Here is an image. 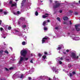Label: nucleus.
<instances>
[{
  "instance_id": "nucleus-44",
  "label": "nucleus",
  "mask_w": 80,
  "mask_h": 80,
  "mask_svg": "<svg viewBox=\"0 0 80 80\" xmlns=\"http://www.w3.org/2000/svg\"><path fill=\"white\" fill-rule=\"evenodd\" d=\"M70 77H72V74L71 73L70 74Z\"/></svg>"
},
{
  "instance_id": "nucleus-40",
  "label": "nucleus",
  "mask_w": 80,
  "mask_h": 80,
  "mask_svg": "<svg viewBox=\"0 0 80 80\" xmlns=\"http://www.w3.org/2000/svg\"><path fill=\"white\" fill-rule=\"evenodd\" d=\"M69 13H73V11H69Z\"/></svg>"
},
{
  "instance_id": "nucleus-50",
  "label": "nucleus",
  "mask_w": 80,
  "mask_h": 80,
  "mask_svg": "<svg viewBox=\"0 0 80 80\" xmlns=\"http://www.w3.org/2000/svg\"><path fill=\"white\" fill-rule=\"evenodd\" d=\"M63 53H64V55H66V54H67V53H66V52H63Z\"/></svg>"
},
{
  "instance_id": "nucleus-56",
  "label": "nucleus",
  "mask_w": 80,
  "mask_h": 80,
  "mask_svg": "<svg viewBox=\"0 0 80 80\" xmlns=\"http://www.w3.org/2000/svg\"><path fill=\"white\" fill-rule=\"evenodd\" d=\"M47 22H50V20H47Z\"/></svg>"
},
{
  "instance_id": "nucleus-6",
  "label": "nucleus",
  "mask_w": 80,
  "mask_h": 80,
  "mask_svg": "<svg viewBox=\"0 0 80 80\" xmlns=\"http://www.w3.org/2000/svg\"><path fill=\"white\" fill-rule=\"evenodd\" d=\"M24 60V58L21 57L20 59V60L19 62V64H20L22 63V62L23 61V60Z\"/></svg>"
},
{
  "instance_id": "nucleus-15",
  "label": "nucleus",
  "mask_w": 80,
  "mask_h": 80,
  "mask_svg": "<svg viewBox=\"0 0 80 80\" xmlns=\"http://www.w3.org/2000/svg\"><path fill=\"white\" fill-rule=\"evenodd\" d=\"M20 78H23V74H21L20 77Z\"/></svg>"
},
{
  "instance_id": "nucleus-38",
  "label": "nucleus",
  "mask_w": 80,
  "mask_h": 80,
  "mask_svg": "<svg viewBox=\"0 0 80 80\" xmlns=\"http://www.w3.org/2000/svg\"><path fill=\"white\" fill-rule=\"evenodd\" d=\"M66 52H67L68 53L69 52V50L67 49L66 51Z\"/></svg>"
},
{
  "instance_id": "nucleus-19",
  "label": "nucleus",
  "mask_w": 80,
  "mask_h": 80,
  "mask_svg": "<svg viewBox=\"0 0 80 80\" xmlns=\"http://www.w3.org/2000/svg\"><path fill=\"white\" fill-rule=\"evenodd\" d=\"M62 49V47H59L58 48V50H61Z\"/></svg>"
},
{
  "instance_id": "nucleus-42",
  "label": "nucleus",
  "mask_w": 80,
  "mask_h": 80,
  "mask_svg": "<svg viewBox=\"0 0 80 80\" xmlns=\"http://www.w3.org/2000/svg\"><path fill=\"white\" fill-rule=\"evenodd\" d=\"M18 25H20V21L18 22Z\"/></svg>"
},
{
  "instance_id": "nucleus-16",
  "label": "nucleus",
  "mask_w": 80,
  "mask_h": 80,
  "mask_svg": "<svg viewBox=\"0 0 80 80\" xmlns=\"http://www.w3.org/2000/svg\"><path fill=\"white\" fill-rule=\"evenodd\" d=\"M45 24H46V21H45L43 22V26H45Z\"/></svg>"
},
{
  "instance_id": "nucleus-64",
  "label": "nucleus",
  "mask_w": 80,
  "mask_h": 80,
  "mask_svg": "<svg viewBox=\"0 0 80 80\" xmlns=\"http://www.w3.org/2000/svg\"><path fill=\"white\" fill-rule=\"evenodd\" d=\"M67 60L68 61V60H69V59H67Z\"/></svg>"
},
{
  "instance_id": "nucleus-7",
  "label": "nucleus",
  "mask_w": 80,
  "mask_h": 80,
  "mask_svg": "<svg viewBox=\"0 0 80 80\" xmlns=\"http://www.w3.org/2000/svg\"><path fill=\"white\" fill-rule=\"evenodd\" d=\"M11 5V7H16L17 3H12Z\"/></svg>"
},
{
  "instance_id": "nucleus-30",
  "label": "nucleus",
  "mask_w": 80,
  "mask_h": 80,
  "mask_svg": "<svg viewBox=\"0 0 80 80\" xmlns=\"http://www.w3.org/2000/svg\"><path fill=\"white\" fill-rule=\"evenodd\" d=\"M13 67H11L9 68V70H13Z\"/></svg>"
},
{
  "instance_id": "nucleus-58",
  "label": "nucleus",
  "mask_w": 80,
  "mask_h": 80,
  "mask_svg": "<svg viewBox=\"0 0 80 80\" xmlns=\"http://www.w3.org/2000/svg\"><path fill=\"white\" fill-rule=\"evenodd\" d=\"M49 80H51V78H49Z\"/></svg>"
},
{
  "instance_id": "nucleus-17",
  "label": "nucleus",
  "mask_w": 80,
  "mask_h": 80,
  "mask_svg": "<svg viewBox=\"0 0 80 80\" xmlns=\"http://www.w3.org/2000/svg\"><path fill=\"white\" fill-rule=\"evenodd\" d=\"M22 44L23 45H25V42L23 41L22 42Z\"/></svg>"
},
{
  "instance_id": "nucleus-43",
  "label": "nucleus",
  "mask_w": 80,
  "mask_h": 80,
  "mask_svg": "<svg viewBox=\"0 0 80 80\" xmlns=\"http://www.w3.org/2000/svg\"><path fill=\"white\" fill-rule=\"evenodd\" d=\"M3 12V10L2 9H0V12Z\"/></svg>"
},
{
  "instance_id": "nucleus-59",
  "label": "nucleus",
  "mask_w": 80,
  "mask_h": 80,
  "mask_svg": "<svg viewBox=\"0 0 80 80\" xmlns=\"http://www.w3.org/2000/svg\"><path fill=\"white\" fill-rule=\"evenodd\" d=\"M14 15H16V13H14Z\"/></svg>"
},
{
  "instance_id": "nucleus-20",
  "label": "nucleus",
  "mask_w": 80,
  "mask_h": 80,
  "mask_svg": "<svg viewBox=\"0 0 80 80\" xmlns=\"http://www.w3.org/2000/svg\"><path fill=\"white\" fill-rule=\"evenodd\" d=\"M8 29L9 30H11L12 29V27H9L8 28Z\"/></svg>"
},
{
  "instance_id": "nucleus-57",
  "label": "nucleus",
  "mask_w": 80,
  "mask_h": 80,
  "mask_svg": "<svg viewBox=\"0 0 80 80\" xmlns=\"http://www.w3.org/2000/svg\"><path fill=\"white\" fill-rule=\"evenodd\" d=\"M6 38V37H3V38Z\"/></svg>"
},
{
  "instance_id": "nucleus-5",
  "label": "nucleus",
  "mask_w": 80,
  "mask_h": 80,
  "mask_svg": "<svg viewBox=\"0 0 80 80\" xmlns=\"http://www.w3.org/2000/svg\"><path fill=\"white\" fill-rule=\"evenodd\" d=\"M79 26H80L79 24L75 25V28L77 31H78H78H80V29L79 28H78V27H79Z\"/></svg>"
},
{
  "instance_id": "nucleus-9",
  "label": "nucleus",
  "mask_w": 80,
  "mask_h": 80,
  "mask_svg": "<svg viewBox=\"0 0 80 80\" xmlns=\"http://www.w3.org/2000/svg\"><path fill=\"white\" fill-rule=\"evenodd\" d=\"M42 17L43 18H46L47 17H48V16L44 15L42 16Z\"/></svg>"
},
{
  "instance_id": "nucleus-28",
  "label": "nucleus",
  "mask_w": 80,
  "mask_h": 80,
  "mask_svg": "<svg viewBox=\"0 0 80 80\" xmlns=\"http://www.w3.org/2000/svg\"><path fill=\"white\" fill-rule=\"evenodd\" d=\"M0 30H1V31H2V30H4H4L3 29V28H0Z\"/></svg>"
},
{
  "instance_id": "nucleus-26",
  "label": "nucleus",
  "mask_w": 80,
  "mask_h": 80,
  "mask_svg": "<svg viewBox=\"0 0 80 80\" xmlns=\"http://www.w3.org/2000/svg\"><path fill=\"white\" fill-rule=\"evenodd\" d=\"M72 74L73 75L75 74H76V72L75 71H73L72 72Z\"/></svg>"
},
{
  "instance_id": "nucleus-21",
  "label": "nucleus",
  "mask_w": 80,
  "mask_h": 80,
  "mask_svg": "<svg viewBox=\"0 0 80 80\" xmlns=\"http://www.w3.org/2000/svg\"><path fill=\"white\" fill-rule=\"evenodd\" d=\"M48 29L46 27L44 28V30H45V31H46V30H47Z\"/></svg>"
},
{
  "instance_id": "nucleus-14",
  "label": "nucleus",
  "mask_w": 80,
  "mask_h": 80,
  "mask_svg": "<svg viewBox=\"0 0 80 80\" xmlns=\"http://www.w3.org/2000/svg\"><path fill=\"white\" fill-rule=\"evenodd\" d=\"M46 57H47V56L46 55H44L42 56V58L44 59H45V58H46Z\"/></svg>"
},
{
  "instance_id": "nucleus-51",
  "label": "nucleus",
  "mask_w": 80,
  "mask_h": 80,
  "mask_svg": "<svg viewBox=\"0 0 80 80\" xmlns=\"http://www.w3.org/2000/svg\"><path fill=\"white\" fill-rule=\"evenodd\" d=\"M45 15H49V14L48 13H45Z\"/></svg>"
},
{
  "instance_id": "nucleus-31",
  "label": "nucleus",
  "mask_w": 80,
  "mask_h": 80,
  "mask_svg": "<svg viewBox=\"0 0 80 80\" xmlns=\"http://www.w3.org/2000/svg\"><path fill=\"white\" fill-rule=\"evenodd\" d=\"M63 24H66L67 25L68 23H67V22H63Z\"/></svg>"
},
{
  "instance_id": "nucleus-24",
  "label": "nucleus",
  "mask_w": 80,
  "mask_h": 80,
  "mask_svg": "<svg viewBox=\"0 0 80 80\" xmlns=\"http://www.w3.org/2000/svg\"><path fill=\"white\" fill-rule=\"evenodd\" d=\"M4 52L5 53H7V54H8V52L7 51H5Z\"/></svg>"
},
{
  "instance_id": "nucleus-61",
  "label": "nucleus",
  "mask_w": 80,
  "mask_h": 80,
  "mask_svg": "<svg viewBox=\"0 0 80 80\" xmlns=\"http://www.w3.org/2000/svg\"><path fill=\"white\" fill-rule=\"evenodd\" d=\"M79 3H80V0H79Z\"/></svg>"
},
{
  "instance_id": "nucleus-18",
  "label": "nucleus",
  "mask_w": 80,
  "mask_h": 80,
  "mask_svg": "<svg viewBox=\"0 0 80 80\" xmlns=\"http://www.w3.org/2000/svg\"><path fill=\"white\" fill-rule=\"evenodd\" d=\"M68 68H71L72 67V65L70 64H69L68 65Z\"/></svg>"
},
{
  "instance_id": "nucleus-41",
  "label": "nucleus",
  "mask_w": 80,
  "mask_h": 80,
  "mask_svg": "<svg viewBox=\"0 0 80 80\" xmlns=\"http://www.w3.org/2000/svg\"><path fill=\"white\" fill-rule=\"evenodd\" d=\"M17 13L18 14H20V12L19 11H17Z\"/></svg>"
},
{
  "instance_id": "nucleus-54",
  "label": "nucleus",
  "mask_w": 80,
  "mask_h": 80,
  "mask_svg": "<svg viewBox=\"0 0 80 80\" xmlns=\"http://www.w3.org/2000/svg\"><path fill=\"white\" fill-rule=\"evenodd\" d=\"M1 23H2V20H0V25H1Z\"/></svg>"
},
{
  "instance_id": "nucleus-37",
  "label": "nucleus",
  "mask_w": 80,
  "mask_h": 80,
  "mask_svg": "<svg viewBox=\"0 0 80 80\" xmlns=\"http://www.w3.org/2000/svg\"><path fill=\"white\" fill-rule=\"evenodd\" d=\"M23 4H24V3H23V2H22V3H21L22 7L23 6Z\"/></svg>"
},
{
  "instance_id": "nucleus-45",
  "label": "nucleus",
  "mask_w": 80,
  "mask_h": 80,
  "mask_svg": "<svg viewBox=\"0 0 80 80\" xmlns=\"http://www.w3.org/2000/svg\"><path fill=\"white\" fill-rule=\"evenodd\" d=\"M63 60V58L61 57L60 58V60Z\"/></svg>"
},
{
  "instance_id": "nucleus-23",
  "label": "nucleus",
  "mask_w": 80,
  "mask_h": 80,
  "mask_svg": "<svg viewBox=\"0 0 80 80\" xmlns=\"http://www.w3.org/2000/svg\"><path fill=\"white\" fill-rule=\"evenodd\" d=\"M9 3L10 5H11V4L12 5V0L10 1L9 2Z\"/></svg>"
},
{
  "instance_id": "nucleus-46",
  "label": "nucleus",
  "mask_w": 80,
  "mask_h": 80,
  "mask_svg": "<svg viewBox=\"0 0 80 80\" xmlns=\"http://www.w3.org/2000/svg\"><path fill=\"white\" fill-rule=\"evenodd\" d=\"M30 63H33V61H32V60L30 61Z\"/></svg>"
},
{
  "instance_id": "nucleus-48",
  "label": "nucleus",
  "mask_w": 80,
  "mask_h": 80,
  "mask_svg": "<svg viewBox=\"0 0 80 80\" xmlns=\"http://www.w3.org/2000/svg\"><path fill=\"white\" fill-rule=\"evenodd\" d=\"M59 12L60 13H62V10L59 11Z\"/></svg>"
},
{
  "instance_id": "nucleus-1",
  "label": "nucleus",
  "mask_w": 80,
  "mask_h": 80,
  "mask_svg": "<svg viewBox=\"0 0 80 80\" xmlns=\"http://www.w3.org/2000/svg\"><path fill=\"white\" fill-rule=\"evenodd\" d=\"M27 53V51L26 50H23L21 51V55L22 56H23L24 57H25V55Z\"/></svg>"
},
{
  "instance_id": "nucleus-11",
  "label": "nucleus",
  "mask_w": 80,
  "mask_h": 80,
  "mask_svg": "<svg viewBox=\"0 0 80 80\" xmlns=\"http://www.w3.org/2000/svg\"><path fill=\"white\" fill-rule=\"evenodd\" d=\"M20 20H25V18L23 17H21L20 18Z\"/></svg>"
},
{
  "instance_id": "nucleus-34",
  "label": "nucleus",
  "mask_w": 80,
  "mask_h": 80,
  "mask_svg": "<svg viewBox=\"0 0 80 80\" xmlns=\"http://www.w3.org/2000/svg\"><path fill=\"white\" fill-rule=\"evenodd\" d=\"M75 15H78V12H75L74 13Z\"/></svg>"
},
{
  "instance_id": "nucleus-33",
  "label": "nucleus",
  "mask_w": 80,
  "mask_h": 80,
  "mask_svg": "<svg viewBox=\"0 0 80 80\" xmlns=\"http://www.w3.org/2000/svg\"><path fill=\"white\" fill-rule=\"evenodd\" d=\"M58 27H56L55 28V29L56 30H58Z\"/></svg>"
},
{
  "instance_id": "nucleus-49",
  "label": "nucleus",
  "mask_w": 80,
  "mask_h": 80,
  "mask_svg": "<svg viewBox=\"0 0 80 80\" xmlns=\"http://www.w3.org/2000/svg\"><path fill=\"white\" fill-rule=\"evenodd\" d=\"M25 59L26 60H28V58H26Z\"/></svg>"
},
{
  "instance_id": "nucleus-13",
  "label": "nucleus",
  "mask_w": 80,
  "mask_h": 80,
  "mask_svg": "<svg viewBox=\"0 0 80 80\" xmlns=\"http://www.w3.org/2000/svg\"><path fill=\"white\" fill-rule=\"evenodd\" d=\"M57 20H58V21L60 22H61V20H60V18H57Z\"/></svg>"
},
{
  "instance_id": "nucleus-39",
  "label": "nucleus",
  "mask_w": 80,
  "mask_h": 80,
  "mask_svg": "<svg viewBox=\"0 0 80 80\" xmlns=\"http://www.w3.org/2000/svg\"><path fill=\"white\" fill-rule=\"evenodd\" d=\"M28 79H29V80H31L32 78L30 77H28Z\"/></svg>"
},
{
  "instance_id": "nucleus-3",
  "label": "nucleus",
  "mask_w": 80,
  "mask_h": 80,
  "mask_svg": "<svg viewBox=\"0 0 80 80\" xmlns=\"http://www.w3.org/2000/svg\"><path fill=\"white\" fill-rule=\"evenodd\" d=\"M78 56H76V54L74 52H72L71 53V57L72 58H76L77 59L78 58Z\"/></svg>"
},
{
  "instance_id": "nucleus-29",
  "label": "nucleus",
  "mask_w": 80,
  "mask_h": 80,
  "mask_svg": "<svg viewBox=\"0 0 80 80\" xmlns=\"http://www.w3.org/2000/svg\"><path fill=\"white\" fill-rule=\"evenodd\" d=\"M5 68L6 71H9V70H8V68Z\"/></svg>"
},
{
  "instance_id": "nucleus-12",
  "label": "nucleus",
  "mask_w": 80,
  "mask_h": 80,
  "mask_svg": "<svg viewBox=\"0 0 80 80\" xmlns=\"http://www.w3.org/2000/svg\"><path fill=\"white\" fill-rule=\"evenodd\" d=\"M3 52V50H1V51H0V55H2V53Z\"/></svg>"
},
{
  "instance_id": "nucleus-32",
  "label": "nucleus",
  "mask_w": 80,
  "mask_h": 80,
  "mask_svg": "<svg viewBox=\"0 0 80 80\" xmlns=\"http://www.w3.org/2000/svg\"><path fill=\"white\" fill-rule=\"evenodd\" d=\"M4 15H7V12H4Z\"/></svg>"
},
{
  "instance_id": "nucleus-55",
  "label": "nucleus",
  "mask_w": 80,
  "mask_h": 80,
  "mask_svg": "<svg viewBox=\"0 0 80 80\" xmlns=\"http://www.w3.org/2000/svg\"><path fill=\"white\" fill-rule=\"evenodd\" d=\"M1 80H6L5 78H3L2 79H1Z\"/></svg>"
},
{
  "instance_id": "nucleus-2",
  "label": "nucleus",
  "mask_w": 80,
  "mask_h": 80,
  "mask_svg": "<svg viewBox=\"0 0 80 80\" xmlns=\"http://www.w3.org/2000/svg\"><path fill=\"white\" fill-rule=\"evenodd\" d=\"M58 1H55V5L53 6V8H57L60 6V3L59 2H57Z\"/></svg>"
},
{
  "instance_id": "nucleus-53",
  "label": "nucleus",
  "mask_w": 80,
  "mask_h": 80,
  "mask_svg": "<svg viewBox=\"0 0 80 80\" xmlns=\"http://www.w3.org/2000/svg\"><path fill=\"white\" fill-rule=\"evenodd\" d=\"M53 78L54 80H56V78H55V77H54Z\"/></svg>"
},
{
  "instance_id": "nucleus-8",
  "label": "nucleus",
  "mask_w": 80,
  "mask_h": 80,
  "mask_svg": "<svg viewBox=\"0 0 80 80\" xmlns=\"http://www.w3.org/2000/svg\"><path fill=\"white\" fill-rule=\"evenodd\" d=\"M63 20L64 21L67 20H68V18L67 17H64L63 18Z\"/></svg>"
},
{
  "instance_id": "nucleus-63",
  "label": "nucleus",
  "mask_w": 80,
  "mask_h": 80,
  "mask_svg": "<svg viewBox=\"0 0 80 80\" xmlns=\"http://www.w3.org/2000/svg\"><path fill=\"white\" fill-rule=\"evenodd\" d=\"M55 73H56V72H57V71H55Z\"/></svg>"
},
{
  "instance_id": "nucleus-25",
  "label": "nucleus",
  "mask_w": 80,
  "mask_h": 80,
  "mask_svg": "<svg viewBox=\"0 0 80 80\" xmlns=\"http://www.w3.org/2000/svg\"><path fill=\"white\" fill-rule=\"evenodd\" d=\"M59 63L60 65H61V64H62V61H59Z\"/></svg>"
},
{
  "instance_id": "nucleus-36",
  "label": "nucleus",
  "mask_w": 80,
  "mask_h": 80,
  "mask_svg": "<svg viewBox=\"0 0 80 80\" xmlns=\"http://www.w3.org/2000/svg\"><path fill=\"white\" fill-rule=\"evenodd\" d=\"M44 54L45 55H47L48 54V53L46 52H44Z\"/></svg>"
},
{
  "instance_id": "nucleus-22",
  "label": "nucleus",
  "mask_w": 80,
  "mask_h": 80,
  "mask_svg": "<svg viewBox=\"0 0 80 80\" xmlns=\"http://www.w3.org/2000/svg\"><path fill=\"white\" fill-rule=\"evenodd\" d=\"M38 56L39 57H42V54L39 53L38 54Z\"/></svg>"
},
{
  "instance_id": "nucleus-47",
  "label": "nucleus",
  "mask_w": 80,
  "mask_h": 80,
  "mask_svg": "<svg viewBox=\"0 0 80 80\" xmlns=\"http://www.w3.org/2000/svg\"><path fill=\"white\" fill-rule=\"evenodd\" d=\"M49 2L50 3H52V0H49Z\"/></svg>"
},
{
  "instance_id": "nucleus-35",
  "label": "nucleus",
  "mask_w": 80,
  "mask_h": 80,
  "mask_svg": "<svg viewBox=\"0 0 80 80\" xmlns=\"http://www.w3.org/2000/svg\"><path fill=\"white\" fill-rule=\"evenodd\" d=\"M26 26H27L26 25H24L22 27H23V28H25V27H26Z\"/></svg>"
},
{
  "instance_id": "nucleus-60",
  "label": "nucleus",
  "mask_w": 80,
  "mask_h": 80,
  "mask_svg": "<svg viewBox=\"0 0 80 80\" xmlns=\"http://www.w3.org/2000/svg\"><path fill=\"white\" fill-rule=\"evenodd\" d=\"M18 1V0H16V2H17Z\"/></svg>"
},
{
  "instance_id": "nucleus-62",
  "label": "nucleus",
  "mask_w": 80,
  "mask_h": 80,
  "mask_svg": "<svg viewBox=\"0 0 80 80\" xmlns=\"http://www.w3.org/2000/svg\"><path fill=\"white\" fill-rule=\"evenodd\" d=\"M68 35H70V33H68Z\"/></svg>"
},
{
  "instance_id": "nucleus-10",
  "label": "nucleus",
  "mask_w": 80,
  "mask_h": 80,
  "mask_svg": "<svg viewBox=\"0 0 80 80\" xmlns=\"http://www.w3.org/2000/svg\"><path fill=\"white\" fill-rule=\"evenodd\" d=\"M35 15H36V16H38V12H37V11L35 12Z\"/></svg>"
},
{
  "instance_id": "nucleus-4",
  "label": "nucleus",
  "mask_w": 80,
  "mask_h": 80,
  "mask_svg": "<svg viewBox=\"0 0 80 80\" xmlns=\"http://www.w3.org/2000/svg\"><path fill=\"white\" fill-rule=\"evenodd\" d=\"M48 37H46L43 38L42 40V43H45V40H47V39H48Z\"/></svg>"
},
{
  "instance_id": "nucleus-52",
  "label": "nucleus",
  "mask_w": 80,
  "mask_h": 80,
  "mask_svg": "<svg viewBox=\"0 0 80 80\" xmlns=\"http://www.w3.org/2000/svg\"><path fill=\"white\" fill-rule=\"evenodd\" d=\"M70 25H72V22H71V21H70Z\"/></svg>"
},
{
  "instance_id": "nucleus-27",
  "label": "nucleus",
  "mask_w": 80,
  "mask_h": 80,
  "mask_svg": "<svg viewBox=\"0 0 80 80\" xmlns=\"http://www.w3.org/2000/svg\"><path fill=\"white\" fill-rule=\"evenodd\" d=\"M26 2V0H23L22 1V3H24L25 2Z\"/></svg>"
}]
</instances>
